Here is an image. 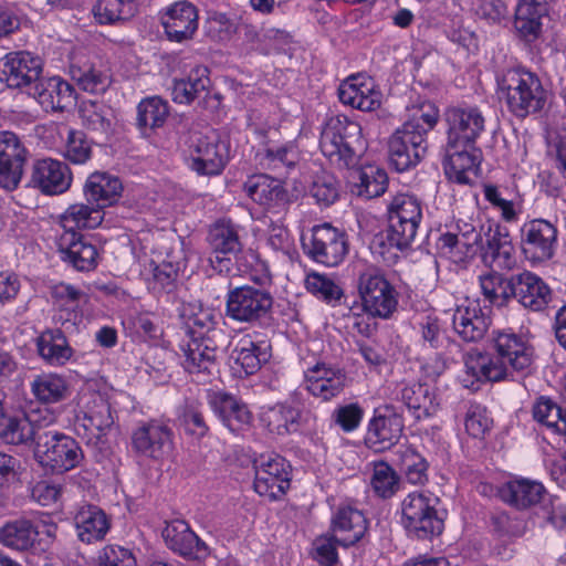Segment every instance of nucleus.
I'll use <instances>...</instances> for the list:
<instances>
[{
    "label": "nucleus",
    "mask_w": 566,
    "mask_h": 566,
    "mask_svg": "<svg viewBox=\"0 0 566 566\" xmlns=\"http://www.w3.org/2000/svg\"><path fill=\"white\" fill-rule=\"evenodd\" d=\"M356 289L360 303L349 308L353 327L369 337L376 331L370 319H389L398 310L399 292L384 270L366 264L357 272Z\"/></svg>",
    "instance_id": "nucleus-1"
},
{
    "label": "nucleus",
    "mask_w": 566,
    "mask_h": 566,
    "mask_svg": "<svg viewBox=\"0 0 566 566\" xmlns=\"http://www.w3.org/2000/svg\"><path fill=\"white\" fill-rule=\"evenodd\" d=\"M239 262L240 269L259 286L242 285L229 290L226 314L235 322L255 324L269 315L273 305L272 294L264 287L271 282V274L266 262L251 249L242 254Z\"/></svg>",
    "instance_id": "nucleus-2"
},
{
    "label": "nucleus",
    "mask_w": 566,
    "mask_h": 566,
    "mask_svg": "<svg viewBox=\"0 0 566 566\" xmlns=\"http://www.w3.org/2000/svg\"><path fill=\"white\" fill-rule=\"evenodd\" d=\"M116 391L105 384L88 382L77 395L74 432L88 446L104 443L115 423L113 400Z\"/></svg>",
    "instance_id": "nucleus-3"
},
{
    "label": "nucleus",
    "mask_w": 566,
    "mask_h": 566,
    "mask_svg": "<svg viewBox=\"0 0 566 566\" xmlns=\"http://www.w3.org/2000/svg\"><path fill=\"white\" fill-rule=\"evenodd\" d=\"M388 228L373 241L378 253L385 255L391 250L407 249L417 235L422 219L421 201L411 193H397L387 206Z\"/></svg>",
    "instance_id": "nucleus-4"
},
{
    "label": "nucleus",
    "mask_w": 566,
    "mask_h": 566,
    "mask_svg": "<svg viewBox=\"0 0 566 566\" xmlns=\"http://www.w3.org/2000/svg\"><path fill=\"white\" fill-rule=\"evenodd\" d=\"M497 94L509 111L517 117H526L541 111L547 92L538 76L525 69H510L496 78Z\"/></svg>",
    "instance_id": "nucleus-5"
},
{
    "label": "nucleus",
    "mask_w": 566,
    "mask_h": 566,
    "mask_svg": "<svg viewBox=\"0 0 566 566\" xmlns=\"http://www.w3.org/2000/svg\"><path fill=\"white\" fill-rule=\"evenodd\" d=\"M361 146V127L345 115L329 117L321 133L322 154L338 168L357 164V148Z\"/></svg>",
    "instance_id": "nucleus-6"
},
{
    "label": "nucleus",
    "mask_w": 566,
    "mask_h": 566,
    "mask_svg": "<svg viewBox=\"0 0 566 566\" xmlns=\"http://www.w3.org/2000/svg\"><path fill=\"white\" fill-rule=\"evenodd\" d=\"M440 500L428 490L408 493L401 501V524L407 534L418 539H431L443 531L437 506Z\"/></svg>",
    "instance_id": "nucleus-7"
},
{
    "label": "nucleus",
    "mask_w": 566,
    "mask_h": 566,
    "mask_svg": "<svg viewBox=\"0 0 566 566\" xmlns=\"http://www.w3.org/2000/svg\"><path fill=\"white\" fill-rule=\"evenodd\" d=\"M34 457L42 467L63 473L81 463L83 452L73 438L64 433L45 432L38 439Z\"/></svg>",
    "instance_id": "nucleus-8"
},
{
    "label": "nucleus",
    "mask_w": 566,
    "mask_h": 566,
    "mask_svg": "<svg viewBox=\"0 0 566 566\" xmlns=\"http://www.w3.org/2000/svg\"><path fill=\"white\" fill-rule=\"evenodd\" d=\"M207 241L210 248L208 262L213 271L220 274L230 273L235 256L239 259L245 251H242V243L239 235V226L230 220H219L209 230Z\"/></svg>",
    "instance_id": "nucleus-9"
},
{
    "label": "nucleus",
    "mask_w": 566,
    "mask_h": 566,
    "mask_svg": "<svg viewBox=\"0 0 566 566\" xmlns=\"http://www.w3.org/2000/svg\"><path fill=\"white\" fill-rule=\"evenodd\" d=\"M254 490L270 500L282 497L291 485V465L279 454H261L253 461Z\"/></svg>",
    "instance_id": "nucleus-10"
},
{
    "label": "nucleus",
    "mask_w": 566,
    "mask_h": 566,
    "mask_svg": "<svg viewBox=\"0 0 566 566\" xmlns=\"http://www.w3.org/2000/svg\"><path fill=\"white\" fill-rule=\"evenodd\" d=\"M178 348L182 368L198 380L217 370V346L210 337L185 335Z\"/></svg>",
    "instance_id": "nucleus-11"
},
{
    "label": "nucleus",
    "mask_w": 566,
    "mask_h": 566,
    "mask_svg": "<svg viewBox=\"0 0 566 566\" xmlns=\"http://www.w3.org/2000/svg\"><path fill=\"white\" fill-rule=\"evenodd\" d=\"M302 243L313 260L327 266L339 264L347 252L344 233L328 223L314 227L310 238L302 235Z\"/></svg>",
    "instance_id": "nucleus-12"
},
{
    "label": "nucleus",
    "mask_w": 566,
    "mask_h": 566,
    "mask_svg": "<svg viewBox=\"0 0 566 566\" xmlns=\"http://www.w3.org/2000/svg\"><path fill=\"white\" fill-rule=\"evenodd\" d=\"M558 230L546 219H533L521 228V249L531 262H544L553 258L557 248Z\"/></svg>",
    "instance_id": "nucleus-13"
},
{
    "label": "nucleus",
    "mask_w": 566,
    "mask_h": 566,
    "mask_svg": "<svg viewBox=\"0 0 566 566\" xmlns=\"http://www.w3.org/2000/svg\"><path fill=\"white\" fill-rule=\"evenodd\" d=\"M29 151L12 132H0V188L15 190L23 177Z\"/></svg>",
    "instance_id": "nucleus-14"
},
{
    "label": "nucleus",
    "mask_w": 566,
    "mask_h": 566,
    "mask_svg": "<svg viewBox=\"0 0 566 566\" xmlns=\"http://www.w3.org/2000/svg\"><path fill=\"white\" fill-rule=\"evenodd\" d=\"M428 140L418 133L399 127L388 140V157L397 171H406L416 166L426 155Z\"/></svg>",
    "instance_id": "nucleus-15"
},
{
    "label": "nucleus",
    "mask_w": 566,
    "mask_h": 566,
    "mask_svg": "<svg viewBox=\"0 0 566 566\" xmlns=\"http://www.w3.org/2000/svg\"><path fill=\"white\" fill-rule=\"evenodd\" d=\"M447 140L474 145L484 132L485 118L476 106L451 107L446 112Z\"/></svg>",
    "instance_id": "nucleus-16"
},
{
    "label": "nucleus",
    "mask_w": 566,
    "mask_h": 566,
    "mask_svg": "<svg viewBox=\"0 0 566 566\" xmlns=\"http://www.w3.org/2000/svg\"><path fill=\"white\" fill-rule=\"evenodd\" d=\"M41 71V60L29 52L9 53L0 65L1 80L6 81L9 87H28V93L32 92L31 88L40 81Z\"/></svg>",
    "instance_id": "nucleus-17"
},
{
    "label": "nucleus",
    "mask_w": 566,
    "mask_h": 566,
    "mask_svg": "<svg viewBox=\"0 0 566 566\" xmlns=\"http://www.w3.org/2000/svg\"><path fill=\"white\" fill-rule=\"evenodd\" d=\"M132 446L140 455L161 459L171 450L172 431L157 420L144 422L133 431Z\"/></svg>",
    "instance_id": "nucleus-18"
},
{
    "label": "nucleus",
    "mask_w": 566,
    "mask_h": 566,
    "mask_svg": "<svg viewBox=\"0 0 566 566\" xmlns=\"http://www.w3.org/2000/svg\"><path fill=\"white\" fill-rule=\"evenodd\" d=\"M492 349L512 371L527 373L534 360V349L528 342L512 331H494Z\"/></svg>",
    "instance_id": "nucleus-19"
},
{
    "label": "nucleus",
    "mask_w": 566,
    "mask_h": 566,
    "mask_svg": "<svg viewBox=\"0 0 566 566\" xmlns=\"http://www.w3.org/2000/svg\"><path fill=\"white\" fill-rule=\"evenodd\" d=\"M490 324V311L483 308L478 300H464L452 315L453 329L465 342L482 339Z\"/></svg>",
    "instance_id": "nucleus-20"
},
{
    "label": "nucleus",
    "mask_w": 566,
    "mask_h": 566,
    "mask_svg": "<svg viewBox=\"0 0 566 566\" xmlns=\"http://www.w3.org/2000/svg\"><path fill=\"white\" fill-rule=\"evenodd\" d=\"M161 24L169 41H188L198 30L197 8L187 0L177 1L163 11Z\"/></svg>",
    "instance_id": "nucleus-21"
},
{
    "label": "nucleus",
    "mask_w": 566,
    "mask_h": 566,
    "mask_svg": "<svg viewBox=\"0 0 566 566\" xmlns=\"http://www.w3.org/2000/svg\"><path fill=\"white\" fill-rule=\"evenodd\" d=\"M339 101L353 108L363 112H373L380 107L381 92L376 87L373 78L363 75H352L338 88Z\"/></svg>",
    "instance_id": "nucleus-22"
},
{
    "label": "nucleus",
    "mask_w": 566,
    "mask_h": 566,
    "mask_svg": "<svg viewBox=\"0 0 566 566\" xmlns=\"http://www.w3.org/2000/svg\"><path fill=\"white\" fill-rule=\"evenodd\" d=\"M403 431L402 417L391 406H384L375 411L368 423L367 441L377 450L382 451L395 446Z\"/></svg>",
    "instance_id": "nucleus-23"
},
{
    "label": "nucleus",
    "mask_w": 566,
    "mask_h": 566,
    "mask_svg": "<svg viewBox=\"0 0 566 566\" xmlns=\"http://www.w3.org/2000/svg\"><path fill=\"white\" fill-rule=\"evenodd\" d=\"M514 296L523 307L542 312L553 301L554 293L549 285L537 274L531 271H523L513 275Z\"/></svg>",
    "instance_id": "nucleus-24"
},
{
    "label": "nucleus",
    "mask_w": 566,
    "mask_h": 566,
    "mask_svg": "<svg viewBox=\"0 0 566 566\" xmlns=\"http://www.w3.org/2000/svg\"><path fill=\"white\" fill-rule=\"evenodd\" d=\"M72 180V171L63 161L43 158L32 166L30 182L45 195L65 192L71 187Z\"/></svg>",
    "instance_id": "nucleus-25"
},
{
    "label": "nucleus",
    "mask_w": 566,
    "mask_h": 566,
    "mask_svg": "<svg viewBox=\"0 0 566 566\" xmlns=\"http://www.w3.org/2000/svg\"><path fill=\"white\" fill-rule=\"evenodd\" d=\"M63 261L77 271H91L97 266L98 250L92 240L75 231H64L57 240Z\"/></svg>",
    "instance_id": "nucleus-26"
},
{
    "label": "nucleus",
    "mask_w": 566,
    "mask_h": 566,
    "mask_svg": "<svg viewBox=\"0 0 566 566\" xmlns=\"http://www.w3.org/2000/svg\"><path fill=\"white\" fill-rule=\"evenodd\" d=\"M51 296L56 308L54 319L65 332L76 329V324L81 321V305L86 301V294L78 287L57 283L51 289Z\"/></svg>",
    "instance_id": "nucleus-27"
},
{
    "label": "nucleus",
    "mask_w": 566,
    "mask_h": 566,
    "mask_svg": "<svg viewBox=\"0 0 566 566\" xmlns=\"http://www.w3.org/2000/svg\"><path fill=\"white\" fill-rule=\"evenodd\" d=\"M305 387L311 395L323 401L337 397L345 388L346 375L339 368L316 363L304 370Z\"/></svg>",
    "instance_id": "nucleus-28"
},
{
    "label": "nucleus",
    "mask_w": 566,
    "mask_h": 566,
    "mask_svg": "<svg viewBox=\"0 0 566 566\" xmlns=\"http://www.w3.org/2000/svg\"><path fill=\"white\" fill-rule=\"evenodd\" d=\"M161 534L167 547L182 557L201 559L208 555L207 545L182 520L167 523Z\"/></svg>",
    "instance_id": "nucleus-29"
},
{
    "label": "nucleus",
    "mask_w": 566,
    "mask_h": 566,
    "mask_svg": "<svg viewBox=\"0 0 566 566\" xmlns=\"http://www.w3.org/2000/svg\"><path fill=\"white\" fill-rule=\"evenodd\" d=\"M479 164V151L473 145L451 144V140H447L443 169L450 180L461 185L469 184L470 174L474 172Z\"/></svg>",
    "instance_id": "nucleus-30"
},
{
    "label": "nucleus",
    "mask_w": 566,
    "mask_h": 566,
    "mask_svg": "<svg viewBox=\"0 0 566 566\" xmlns=\"http://www.w3.org/2000/svg\"><path fill=\"white\" fill-rule=\"evenodd\" d=\"M395 399L401 401L417 420L436 415L440 407L436 390L427 384H402L395 391Z\"/></svg>",
    "instance_id": "nucleus-31"
},
{
    "label": "nucleus",
    "mask_w": 566,
    "mask_h": 566,
    "mask_svg": "<svg viewBox=\"0 0 566 566\" xmlns=\"http://www.w3.org/2000/svg\"><path fill=\"white\" fill-rule=\"evenodd\" d=\"M29 92L45 112L63 111L74 105L73 86L59 76L42 78Z\"/></svg>",
    "instance_id": "nucleus-32"
},
{
    "label": "nucleus",
    "mask_w": 566,
    "mask_h": 566,
    "mask_svg": "<svg viewBox=\"0 0 566 566\" xmlns=\"http://www.w3.org/2000/svg\"><path fill=\"white\" fill-rule=\"evenodd\" d=\"M30 392L43 405H56L71 396V382L66 376L55 371H42L34 375L30 382Z\"/></svg>",
    "instance_id": "nucleus-33"
},
{
    "label": "nucleus",
    "mask_w": 566,
    "mask_h": 566,
    "mask_svg": "<svg viewBox=\"0 0 566 566\" xmlns=\"http://www.w3.org/2000/svg\"><path fill=\"white\" fill-rule=\"evenodd\" d=\"M332 531L338 545L348 547L363 538L367 520L358 509L344 505L337 509L332 518Z\"/></svg>",
    "instance_id": "nucleus-34"
},
{
    "label": "nucleus",
    "mask_w": 566,
    "mask_h": 566,
    "mask_svg": "<svg viewBox=\"0 0 566 566\" xmlns=\"http://www.w3.org/2000/svg\"><path fill=\"white\" fill-rule=\"evenodd\" d=\"M209 405L232 432H240L251 424L252 415L248 406L231 395L214 392L209 399Z\"/></svg>",
    "instance_id": "nucleus-35"
},
{
    "label": "nucleus",
    "mask_w": 566,
    "mask_h": 566,
    "mask_svg": "<svg viewBox=\"0 0 566 566\" xmlns=\"http://www.w3.org/2000/svg\"><path fill=\"white\" fill-rule=\"evenodd\" d=\"M123 190L122 180L117 176L104 171L91 174L83 187L87 202L96 205L102 210L116 203Z\"/></svg>",
    "instance_id": "nucleus-36"
},
{
    "label": "nucleus",
    "mask_w": 566,
    "mask_h": 566,
    "mask_svg": "<svg viewBox=\"0 0 566 566\" xmlns=\"http://www.w3.org/2000/svg\"><path fill=\"white\" fill-rule=\"evenodd\" d=\"M228 160V150L223 143L216 137L198 138L191 167L201 175H218L221 172Z\"/></svg>",
    "instance_id": "nucleus-37"
},
{
    "label": "nucleus",
    "mask_w": 566,
    "mask_h": 566,
    "mask_svg": "<svg viewBox=\"0 0 566 566\" xmlns=\"http://www.w3.org/2000/svg\"><path fill=\"white\" fill-rule=\"evenodd\" d=\"M464 369L468 376L478 381H500L507 378L512 370L494 352L492 354L469 353L464 359Z\"/></svg>",
    "instance_id": "nucleus-38"
},
{
    "label": "nucleus",
    "mask_w": 566,
    "mask_h": 566,
    "mask_svg": "<svg viewBox=\"0 0 566 566\" xmlns=\"http://www.w3.org/2000/svg\"><path fill=\"white\" fill-rule=\"evenodd\" d=\"M547 14L545 0H518L515 9L514 29L517 35L532 42L542 32V19Z\"/></svg>",
    "instance_id": "nucleus-39"
},
{
    "label": "nucleus",
    "mask_w": 566,
    "mask_h": 566,
    "mask_svg": "<svg viewBox=\"0 0 566 566\" xmlns=\"http://www.w3.org/2000/svg\"><path fill=\"white\" fill-rule=\"evenodd\" d=\"M243 188L254 202L268 209L286 201V191L282 182L265 174L249 177Z\"/></svg>",
    "instance_id": "nucleus-40"
},
{
    "label": "nucleus",
    "mask_w": 566,
    "mask_h": 566,
    "mask_svg": "<svg viewBox=\"0 0 566 566\" xmlns=\"http://www.w3.org/2000/svg\"><path fill=\"white\" fill-rule=\"evenodd\" d=\"M303 417L297 407L290 403H276L264 407L260 415L261 423L277 436L294 433L300 430Z\"/></svg>",
    "instance_id": "nucleus-41"
},
{
    "label": "nucleus",
    "mask_w": 566,
    "mask_h": 566,
    "mask_svg": "<svg viewBox=\"0 0 566 566\" xmlns=\"http://www.w3.org/2000/svg\"><path fill=\"white\" fill-rule=\"evenodd\" d=\"M74 524L80 541L87 544L103 539L111 527L107 515L95 505L81 506Z\"/></svg>",
    "instance_id": "nucleus-42"
},
{
    "label": "nucleus",
    "mask_w": 566,
    "mask_h": 566,
    "mask_svg": "<svg viewBox=\"0 0 566 566\" xmlns=\"http://www.w3.org/2000/svg\"><path fill=\"white\" fill-rule=\"evenodd\" d=\"M541 482L528 479H514L503 484L499 491L501 499L516 507L527 509L541 502L545 495Z\"/></svg>",
    "instance_id": "nucleus-43"
},
{
    "label": "nucleus",
    "mask_w": 566,
    "mask_h": 566,
    "mask_svg": "<svg viewBox=\"0 0 566 566\" xmlns=\"http://www.w3.org/2000/svg\"><path fill=\"white\" fill-rule=\"evenodd\" d=\"M301 160V150L296 140L283 144H269L260 153V164L268 170L277 174H287L294 169Z\"/></svg>",
    "instance_id": "nucleus-44"
},
{
    "label": "nucleus",
    "mask_w": 566,
    "mask_h": 566,
    "mask_svg": "<svg viewBox=\"0 0 566 566\" xmlns=\"http://www.w3.org/2000/svg\"><path fill=\"white\" fill-rule=\"evenodd\" d=\"M484 260L500 270H514L518 265V256L507 230L496 229L488 239Z\"/></svg>",
    "instance_id": "nucleus-45"
},
{
    "label": "nucleus",
    "mask_w": 566,
    "mask_h": 566,
    "mask_svg": "<svg viewBox=\"0 0 566 566\" xmlns=\"http://www.w3.org/2000/svg\"><path fill=\"white\" fill-rule=\"evenodd\" d=\"M269 357L268 348L254 343L250 337H242L231 353L233 368L247 376L255 374Z\"/></svg>",
    "instance_id": "nucleus-46"
},
{
    "label": "nucleus",
    "mask_w": 566,
    "mask_h": 566,
    "mask_svg": "<svg viewBox=\"0 0 566 566\" xmlns=\"http://www.w3.org/2000/svg\"><path fill=\"white\" fill-rule=\"evenodd\" d=\"M38 353L52 366H63L73 355L64 333L60 329H48L36 339Z\"/></svg>",
    "instance_id": "nucleus-47"
},
{
    "label": "nucleus",
    "mask_w": 566,
    "mask_h": 566,
    "mask_svg": "<svg viewBox=\"0 0 566 566\" xmlns=\"http://www.w3.org/2000/svg\"><path fill=\"white\" fill-rule=\"evenodd\" d=\"M479 285L484 298L492 305L505 306L514 296L513 275L505 277L495 271L479 276Z\"/></svg>",
    "instance_id": "nucleus-48"
},
{
    "label": "nucleus",
    "mask_w": 566,
    "mask_h": 566,
    "mask_svg": "<svg viewBox=\"0 0 566 566\" xmlns=\"http://www.w3.org/2000/svg\"><path fill=\"white\" fill-rule=\"evenodd\" d=\"M209 71L206 66L193 67L186 78L175 80L171 97L179 104H189L210 85Z\"/></svg>",
    "instance_id": "nucleus-49"
},
{
    "label": "nucleus",
    "mask_w": 566,
    "mask_h": 566,
    "mask_svg": "<svg viewBox=\"0 0 566 566\" xmlns=\"http://www.w3.org/2000/svg\"><path fill=\"white\" fill-rule=\"evenodd\" d=\"M481 240V234L471 224H464L459 233L446 232L440 235L438 247L443 254L460 259L474 253Z\"/></svg>",
    "instance_id": "nucleus-50"
},
{
    "label": "nucleus",
    "mask_w": 566,
    "mask_h": 566,
    "mask_svg": "<svg viewBox=\"0 0 566 566\" xmlns=\"http://www.w3.org/2000/svg\"><path fill=\"white\" fill-rule=\"evenodd\" d=\"M104 219V212L96 205L74 203L61 216L64 231L74 229H95Z\"/></svg>",
    "instance_id": "nucleus-51"
},
{
    "label": "nucleus",
    "mask_w": 566,
    "mask_h": 566,
    "mask_svg": "<svg viewBox=\"0 0 566 566\" xmlns=\"http://www.w3.org/2000/svg\"><path fill=\"white\" fill-rule=\"evenodd\" d=\"M396 464L411 484H424L428 481V462L411 446L400 444L395 451Z\"/></svg>",
    "instance_id": "nucleus-52"
},
{
    "label": "nucleus",
    "mask_w": 566,
    "mask_h": 566,
    "mask_svg": "<svg viewBox=\"0 0 566 566\" xmlns=\"http://www.w3.org/2000/svg\"><path fill=\"white\" fill-rule=\"evenodd\" d=\"M169 115L168 103L159 96L146 97L137 105V126L144 135L161 127Z\"/></svg>",
    "instance_id": "nucleus-53"
},
{
    "label": "nucleus",
    "mask_w": 566,
    "mask_h": 566,
    "mask_svg": "<svg viewBox=\"0 0 566 566\" xmlns=\"http://www.w3.org/2000/svg\"><path fill=\"white\" fill-rule=\"evenodd\" d=\"M35 541L36 531L29 520H14L0 528V542L10 548L24 551L33 546Z\"/></svg>",
    "instance_id": "nucleus-54"
},
{
    "label": "nucleus",
    "mask_w": 566,
    "mask_h": 566,
    "mask_svg": "<svg viewBox=\"0 0 566 566\" xmlns=\"http://www.w3.org/2000/svg\"><path fill=\"white\" fill-rule=\"evenodd\" d=\"M439 120L438 107L428 101L408 107V118L402 127L421 135L427 140L428 133L434 128Z\"/></svg>",
    "instance_id": "nucleus-55"
},
{
    "label": "nucleus",
    "mask_w": 566,
    "mask_h": 566,
    "mask_svg": "<svg viewBox=\"0 0 566 566\" xmlns=\"http://www.w3.org/2000/svg\"><path fill=\"white\" fill-rule=\"evenodd\" d=\"M181 315L186 324L185 335L207 336L217 324L216 312L210 307L202 306L200 303L184 305Z\"/></svg>",
    "instance_id": "nucleus-56"
},
{
    "label": "nucleus",
    "mask_w": 566,
    "mask_h": 566,
    "mask_svg": "<svg viewBox=\"0 0 566 566\" xmlns=\"http://www.w3.org/2000/svg\"><path fill=\"white\" fill-rule=\"evenodd\" d=\"M137 11L135 0H98L93 7V14L101 24H113L128 20Z\"/></svg>",
    "instance_id": "nucleus-57"
},
{
    "label": "nucleus",
    "mask_w": 566,
    "mask_h": 566,
    "mask_svg": "<svg viewBox=\"0 0 566 566\" xmlns=\"http://www.w3.org/2000/svg\"><path fill=\"white\" fill-rule=\"evenodd\" d=\"M0 439L10 444H23L34 439L24 412L12 416L3 411L0 413Z\"/></svg>",
    "instance_id": "nucleus-58"
},
{
    "label": "nucleus",
    "mask_w": 566,
    "mask_h": 566,
    "mask_svg": "<svg viewBox=\"0 0 566 566\" xmlns=\"http://www.w3.org/2000/svg\"><path fill=\"white\" fill-rule=\"evenodd\" d=\"M357 195L366 199L381 196L388 186L387 172L374 165L363 167L358 172Z\"/></svg>",
    "instance_id": "nucleus-59"
},
{
    "label": "nucleus",
    "mask_w": 566,
    "mask_h": 566,
    "mask_svg": "<svg viewBox=\"0 0 566 566\" xmlns=\"http://www.w3.org/2000/svg\"><path fill=\"white\" fill-rule=\"evenodd\" d=\"M533 417L554 432L566 436V413L552 399H537L533 407Z\"/></svg>",
    "instance_id": "nucleus-60"
},
{
    "label": "nucleus",
    "mask_w": 566,
    "mask_h": 566,
    "mask_svg": "<svg viewBox=\"0 0 566 566\" xmlns=\"http://www.w3.org/2000/svg\"><path fill=\"white\" fill-rule=\"evenodd\" d=\"M370 485L374 492L384 499L391 497L399 489V476L386 462H375Z\"/></svg>",
    "instance_id": "nucleus-61"
},
{
    "label": "nucleus",
    "mask_w": 566,
    "mask_h": 566,
    "mask_svg": "<svg viewBox=\"0 0 566 566\" xmlns=\"http://www.w3.org/2000/svg\"><path fill=\"white\" fill-rule=\"evenodd\" d=\"M483 195L491 207L500 213V218L506 223H515L522 213V208L513 200L506 199L502 191L493 185L483 186Z\"/></svg>",
    "instance_id": "nucleus-62"
},
{
    "label": "nucleus",
    "mask_w": 566,
    "mask_h": 566,
    "mask_svg": "<svg viewBox=\"0 0 566 566\" xmlns=\"http://www.w3.org/2000/svg\"><path fill=\"white\" fill-rule=\"evenodd\" d=\"M92 155V144L82 130L69 129L63 156L73 164H84Z\"/></svg>",
    "instance_id": "nucleus-63"
},
{
    "label": "nucleus",
    "mask_w": 566,
    "mask_h": 566,
    "mask_svg": "<svg viewBox=\"0 0 566 566\" xmlns=\"http://www.w3.org/2000/svg\"><path fill=\"white\" fill-rule=\"evenodd\" d=\"M305 286L310 293L327 303L336 302L343 295V290L331 277L316 272L306 275Z\"/></svg>",
    "instance_id": "nucleus-64"
}]
</instances>
